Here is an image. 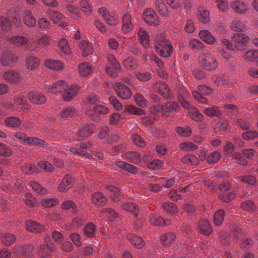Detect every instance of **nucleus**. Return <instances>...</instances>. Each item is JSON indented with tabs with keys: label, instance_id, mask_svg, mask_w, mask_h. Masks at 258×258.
Wrapping results in <instances>:
<instances>
[{
	"label": "nucleus",
	"instance_id": "nucleus-1",
	"mask_svg": "<svg viewBox=\"0 0 258 258\" xmlns=\"http://www.w3.org/2000/svg\"><path fill=\"white\" fill-rule=\"evenodd\" d=\"M44 90L50 93L57 94L65 90L63 95V99L66 101H69L75 96L79 90L77 85H71L68 87V84L63 80H59L52 85L45 84Z\"/></svg>",
	"mask_w": 258,
	"mask_h": 258
},
{
	"label": "nucleus",
	"instance_id": "nucleus-2",
	"mask_svg": "<svg viewBox=\"0 0 258 258\" xmlns=\"http://www.w3.org/2000/svg\"><path fill=\"white\" fill-rule=\"evenodd\" d=\"M248 37L244 34H237L234 35L232 42L226 38H222L221 42L226 50L237 49L239 51L246 50L248 47Z\"/></svg>",
	"mask_w": 258,
	"mask_h": 258
},
{
	"label": "nucleus",
	"instance_id": "nucleus-3",
	"mask_svg": "<svg viewBox=\"0 0 258 258\" xmlns=\"http://www.w3.org/2000/svg\"><path fill=\"white\" fill-rule=\"evenodd\" d=\"M154 45L156 52L162 57L167 58L173 52L171 43L161 34L156 36Z\"/></svg>",
	"mask_w": 258,
	"mask_h": 258
},
{
	"label": "nucleus",
	"instance_id": "nucleus-4",
	"mask_svg": "<svg viewBox=\"0 0 258 258\" xmlns=\"http://www.w3.org/2000/svg\"><path fill=\"white\" fill-rule=\"evenodd\" d=\"M199 62L203 69L209 71L216 70L219 65L216 58L209 53L200 55L199 57Z\"/></svg>",
	"mask_w": 258,
	"mask_h": 258
},
{
	"label": "nucleus",
	"instance_id": "nucleus-5",
	"mask_svg": "<svg viewBox=\"0 0 258 258\" xmlns=\"http://www.w3.org/2000/svg\"><path fill=\"white\" fill-rule=\"evenodd\" d=\"M109 111V109L104 105H96L92 110L86 111V115L93 121L99 122L102 119L100 115L106 114Z\"/></svg>",
	"mask_w": 258,
	"mask_h": 258
},
{
	"label": "nucleus",
	"instance_id": "nucleus-6",
	"mask_svg": "<svg viewBox=\"0 0 258 258\" xmlns=\"http://www.w3.org/2000/svg\"><path fill=\"white\" fill-rule=\"evenodd\" d=\"M34 246L31 244L24 246H17L14 249L13 253L18 257L22 256L25 258H34Z\"/></svg>",
	"mask_w": 258,
	"mask_h": 258
},
{
	"label": "nucleus",
	"instance_id": "nucleus-7",
	"mask_svg": "<svg viewBox=\"0 0 258 258\" xmlns=\"http://www.w3.org/2000/svg\"><path fill=\"white\" fill-rule=\"evenodd\" d=\"M153 88L156 92L159 93L166 99L171 100L173 98L172 92L165 83L157 81L153 84Z\"/></svg>",
	"mask_w": 258,
	"mask_h": 258
},
{
	"label": "nucleus",
	"instance_id": "nucleus-8",
	"mask_svg": "<svg viewBox=\"0 0 258 258\" xmlns=\"http://www.w3.org/2000/svg\"><path fill=\"white\" fill-rule=\"evenodd\" d=\"M18 57L17 55L9 50H5L3 52L1 61L3 66L13 67L17 62Z\"/></svg>",
	"mask_w": 258,
	"mask_h": 258
},
{
	"label": "nucleus",
	"instance_id": "nucleus-9",
	"mask_svg": "<svg viewBox=\"0 0 258 258\" xmlns=\"http://www.w3.org/2000/svg\"><path fill=\"white\" fill-rule=\"evenodd\" d=\"M179 105L177 102L171 101L161 105V112L163 115L168 117L173 115L178 111Z\"/></svg>",
	"mask_w": 258,
	"mask_h": 258
},
{
	"label": "nucleus",
	"instance_id": "nucleus-10",
	"mask_svg": "<svg viewBox=\"0 0 258 258\" xmlns=\"http://www.w3.org/2000/svg\"><path fill=\"white\" fill-rule=\"evenodd\" d=\"M143 18L145 21L150 25L157 26L159 24L156 13L151 9H147L144 11Z\"/></svg>",
	"mask_w": 258,
	"mask_h": 258
},
{
	"label": "nucleus",
	"instance_id": "nucleus-11",
	"mask_svg": "<svg viewBox=\"0 0 258 258\" xmlns=\"http://www.w3.org/2000/svg\"><path fill=\"white\" fill-rule=\"evenodd\" d=\"M122 31L124 33H128L132 31L135 26V22L132 18L129 12H126L122 17Z\"/></svg>",
	"mask_w": 258,
	"mask_h": 258
},
{
	"label": "nucleus",
	"instance_id": "nucleus-12",
	"mask_svg": "<svg viewBox=\"0 0 258 258\" xmlns=\"http://www.w3.org/2000/svg\"><path fill=\"white\" fill-rule=\"evenodd\" d=\"M114 89L118 96L123 99H128L132 96L131 89L126 86L120 83H117L114 86Z\"/></svg>",
	"mask_w": 258,
	"mask_h": 258
},
{
	"label": "nucleus",
	"instance_id": "nucleus-13",
	"mask_svg": "<svg viewBox=\"0 0 258 258\" xmlns=\"http://www.w3.org/2000/svg\"><path fill=\"white\" fill-rule=\"evenodd\" d=\"M45 244H41L38 249V253L42 257H47L50 255L51 252L54 251L55 247L52 243H49V238L45 237L44 239Z\"/></svg>",
	"mask_w": 258,
	"mask_h": 258
},
{
	"label": "nucleus",
	"instance_id": "nucleus-14",
	"mask_svg": "<svg viewBox=\"0 0 258 258\" xmlns=\"http://www.w3.org/2000/svg\"><path fill=\"white\" fill-rule=\"evenodd\" d=\"M231 7L233 11L238 14H244L247 11V5L240 0H234L231 3Z\"/></svg>",
	"mask_w": 258,
	"mask_h": 258
},
{
	"label": "nucleus",
	"instance_id": "nucleus-15",
	"mask_svg": "<svg viewBox=\"0 0 258 258\" xmlns=\"http://www.w3.org/2000/svg\"><path fill=\"white\" fill-rule=\"evenodd\" d=\"M26 229L31 232L39 233L42 232L44 228L39 223L32 220L27 221L25 223Z\"/></svg>",
	"mask_w": 258,
	"mask_h": 258
},
{
	"label": "nucleus",
	"instance_id": "nucleus-16",
	"mask_svg": "<svg viewBox=\"0 0 258 258\" xmlns=\"http://www.w3.org/2000/svg\"><path fill=\"white\" fill-rule=\"evenodd\" d=\"M22 75L16 71H12L6 72L4 74V78L7 81L13 83H17L22 80Z\"/></svg>",
	"mask_w": 258,
	"mask_h": 258
},
{
	"label": "nucleus",
	"instance_id": "nucleus-17",
	"mask_svg": "<svg viewBox=\"0 0 258 258\" xmlns=\"http://www.w3.org/2000/svg\"><path fill=\"white\" fill-rule=\"evenodd\" d=\"M30 147L32 146H40L43 148H47L49 146V144L46 142L39 138L28 137L26 145Z\"/></svg>",
	"mask_w": 258,
	"mask_h": 258
},
{
	"label": "nucleus",
	"instance_id": "nucleus-18",
	"mask_svg": "<svg viewBox=\"0 0 258 258\" xmlns=\"http://www.w3.org/2000/svg\"><path fill=\"white\" fill-rule=\"evenodd\" d=\"M73 182V180L70 175H65L58 186V190L60 192L66 191L72 186Z\"/></svg>",
	"mask_w": 258,
	"mask_h": 258
},
{
	"label": "nucleus",
	"instance_id": "nucleus-19",
	"mask_svg": "<svg viewBox=\"0 0 258 258\" xmlns=\"http://www.w3.org/2000/svg\"><path fill=\"white\" fill-rule=\"evenodd\" d=\"M150 222L152 225L157 226L169 225L171 223L169 220H164L162 217L157 216L154 213L151 214Z\"/></svg>",
	"mask_w": 258,
	"mask_h": 258
},
{
	"label": "nucleus",
	"instance_id": "nucleus-20",
	"mask_svg": "<svg viewBox=\"0 0 258 258\" xmlns=\"http://www.w3.org/2000/svg\"><path fill=\"white\" fill-rule=\"evenodd\" d=\"M140 42L145 48L149 45V35L147 31L143 28H140L138 32Z\"/></svg>",
	"mask_w": 258,
	"mask_h": 258
},
{
	"label": "nucleus",
	"instance_id": "nucleus-21",
	"mask_svg": "<svg viewBox=\"0 0 258 258\" xmlns=\"http://www.w3.org/2000/svg\"><path fill=\"white\" fill-rule=\"evenodd\" d=\"M79 47L82 50V54L83 56H87L93 53L92 44L87 40L82 41L79 44Z\"/></svg>",
	"mask_w": 258,
	"mask_h": 258
},
{
	"label": "nucleus",
	"instance_id": "nucleus-22",
	"mask_svg": "<svg viewBox=\"0 0 258 258\" xmlns=\"http://www.w3.org/2000/svg\"><path fill=\"white\" fill-rule=\"evenodd\" d=\"M92 200L97 206H103L107 202L106 197L101 192H95L92 194Z\"/></svg>",
	"mask_w": 258,
	"mask_h": 258
},
{
	"label": "nucleus",
	"instance_id": "nucleus-23",
	"mask_svg": "<svg viewBox=\"0 0 258 258\" xmlns=\"http://www.w3.org/2000/svg\"><path fill=\"white\" fill-rule=\"evenodd\" d=\"M44 66L47 68L55 71L61 70L63 68V65L60 61L51 59L46 60Z\"/></svg>",
	"mask_w": 258,
	"mask_h": 258
},
{
	"label": "nucleus",
	"instance_id": "nucleus-24",
	"mask_svg": "<svg viewBox=\"0 0 258 258\" xmlns=\"http://www.w3.org/2000/svg\"><path fill=\"white\" fill-rule=\"evenodd\" d=\"M200 231L205 235H209L212 232V228L208 221L201 219L198 225Z\"/></svg>",
	"mask_w": 258,
	"mask_h": 258
},
{
	"label": "nucleus",
	"instance_id": "nucleus-25",
	"mask_svg": "<svg viewBox=\"0 0 258 258\" xmlns=\"http://www.w3.org/2000/svg\"><path fill=\"white\" fill-rule=\"evenodd\" d=\"M199 35L201 39L208 44L212 45L215 42V38L208 30H202Z\"/></svg>",
	"mask_w": 258,
	"mask_h": 258
},
{
	"label": "nucleus",
	"instance_id": "nucleus-26",
	"mask_svg": "<svg viewBox=\"0 0 258 258\" xmlns=\"http://www.w3.org/2000/svg\"><path fill=\"white\" fill-rule=\"evenodd\" d=\"M121 209L132 213L136 217L138 216L139 208L135 203L132 202L125 203L121 205Z\"/></svg>",
	"mask_w": 258,
	"mask_h": 258
},
{
	"label": "nucleus",
	"instance_id": "nucleus-27",
	"mask_svg": "<svg viewBox=\"0 0 258 258\" xmlns=\"http://www.w3.org/2000/svg\"><path fill=\"white\" fill-rule=\"evenodd\" d=\"M76 112V109L75 108L69 106L62 109L59 112V115L61 118L67 119L75 116Z\"/></svg>",
	"mask_w": 258,
	"mask_h": 258
},
{
	"label": "nucleus",
	"instance_id": "nucleus-28",
	"mask_svg": "<svg viewBox=\"0 0 258 258\" xmlns=\"http://www.w3.org/2000/svg\"><path fill=\"white\" fill-rule=\"evenodd\" d=\"M29 98L32 103L37 104H42L46 100L45 97L44 95L37 92L30 93Z\"/></svg>",
	"mask_w": 258,
	"mask_h": 258
},
{
	"label": "nucleus",
	"instance_id": "nucleus-29",
	"mask_svg": "<svg viewBox=\"0 0 258 258\" xmlns=\"http://www.w3.org/2000/svg\"><path fill=\"white\" fill-rule=\"evenodd\" d=\"M124 157L134 164H138L141 161V156L136 152H127L124 154Z\"/></svg>",
	"mask_w": 258,
	"mask_h": 258
},
{
	"label": "nucleus",
	"instance_id": "nucleus-30",
	"mask_svg": "<svg viewBox=\"0 0 258 258\" xmlns=\"http://www.w3.org/2000/svg\"><path fill=\"white\" fill-rule=\"evenodd\" d=\"M127 239L131 243L137 248H141L144 245L143 239L135 235L131 234L128 235Z\"/></svg>",
	"mask_w": 258,
	"mask_h": 258
},
{
	"label": "nucleus",
	"instance_id": "nucleus-31",
	"mask_svg": "<svg viewBox=\"0 0 258 258\" xmlns=\"http://www.w3.org/2000/svg\"><path fill=\"white\" fill-rule=\"evenodd\" d=\"M23 21L24 23L29 27H33L35 25L36 21L29 10H26L23 14Z\"/></svg>",
	"mask_w": 258,
	"mask_h": 258
},
{
	"label": "nucleus",
	"instance_id": "nucleus-32",
	"mask_svg": "<svg viewBox=\"0 0 258 258\" xmlns=\"http://www.w3.org/2000/svg\"><path fill=\"white\" fill-rule=\"evenodd\" d=\"M176 235L173 232H168L162 235L161 237V241L163 245L168 246L175 239Z\"/></svg>",
	"mask_w": 258,
	"mask_h": 258
},
{
	"label": "nucleus",
	"instance_id": "nucleus-33",
	"mask_svg": "<svg viewBox=\"0 0 258 258\" xmlns=\"http://www.w3.org/2000/svg\"><path fill=\"white\" fill-rule=\"evenodd\" d=\"M123 65L128 70H135L138 67L137 60L132 57H128L123 61Z\"/></svg>",
	"mask_w": 258,
	"mask_h": 258
},
{
	"label": "nucleus",
	"instance_id": "nucleus-34",
	"mask_svg": "<svg viewBox=\"0 0 258 258\" xmlns=\"http://www.w3.org/2000/svg\"><path fill=\"white\" fill-rule=\"evenodd\" d=\"M7 40L12 44L15 45H24L27 43V39L22 36H16L8 37Z\"/></svg>",
	"mask_w": 258,
	"mask_h": 258
},
{
	"label": "nucleus",
	"instance_id": "nucleus-35",
	"mask_svg": "<svg viewBox=\"0 0 258 258\" xmlns=\"http://www.w3.org/2000/svg\"><path fill=\"white\" fill-rule=\"evenodd\" d=\"M96 230V226L92 223H89L84 227L83 234L88 237H93L95 236Z\"/></svg>",
	"mask_w": 258,
	"mask_h": 258
},
{
	"label": "nucleus",
	"instance_id": "nucleus-36",
	"mask_svg": "<svg viewBox=\"0 0 258 258\" xmlns=\"http://www.w3.org/2000/svg\"><path fill=\"white\" fill-rule=\"evenodd\" d=\"M39 64V59L35 57L30 56L26 59V67L29 70H34Z\"/></svg>",
	"mask_w": 258,
	"mask_h": 258
},
{
	"label": "nucleus",
	"instance_id": "nucleus-37",
	"mask_svg": "<svg viewBox=\"0 0 258 258\" xmlns=\"http://www.w3.org/2000/svg\"><path fill=\"white\" fill-rule=\"evenodd\" d=\"M78 70L80 75L86 77L91 74L92 67L86 62H82L79 66Z\"/></svg>",
	"mask_w": 258,
	"mask_h": 258
},
{
	"label": "nucleus",
	"instance_id": "nucleus-38",
	"mask_svg": "<svg viewBox=\"0 0 258 258\" xmlns=\"http://www.w3.org/2000/svg\"><path fill=\"white\" fill-rule=\"evenodd\" d=\"M125 111L138 115H144L146 114L144 110L138 108L133 105H126L125 107Z\"/></svg>",
	"mask_w": 258,
	"mask_h": 258
},
{
	"label": "nucleus",
	"instance_id": "nucleus-39",
	"mask_svg": "<svg viewBox=\"0 0 258 258\" xmlns=\"http://www.w3.org/2000/svg\"><path fill=\"white\" fill-rule=\"evenodd\" d=\"M212 80L217 86L227 85L229 83L228 77L225 75L214 76Z\"/></svg>",
	"mask_w": 258,
	"mask_h": 258
},
{
	"label": "nucleus",
	"instance_id": "nucleus-40",
	"mask_svg": "<svg viewBox=\"0 0 258 258\" xmlns=\"http://www.w3.org/2000/svg\"><path fill=\"white\" fill-rule=\"evenodd\" d=\"M5 122L8 126L11 127H18L21 124V121L18 118L13 116L7 117Z\"/></svg>",
	"mask_w": 258,
	"mask_h": 258
},
{
	"label": "nucleus",
	"instance_id": "nucleus-41",
	"mask_svg": "<svg viewBox=\"0 0 258 258\" xmlns=\"http://www.w3.org/2000/svg\"><path fill=\"white\" fill-rule=\"evenodd\" d=\"M94 128V126L93 124H88L80 130L78 135L81 137H87L92 134Z\"/></svg>",
	"mask_w": 258,
	"mask_h": 258
},
{
	"label": "nucleus",
	"instance_id": "nucleus-42",
	"mask_svg": "<svg viewBox=\"0 0 258 258\" xmlns=\"http://www.w3.org/2000/svg\"><path fill=\"white\" fill-rule=\"evenodd\" d=\"M2 241L6 245H10L16 240L15 235L11 233H4L0 235Z\"/></svg>",
	"mask_w": 258,
	"mask_h": 258
},
{
	"label": "nucleus",
	"instance_id": "nucleus-43",
	"mask_svg": "<svg viewBox=\"0 0 258 258\" xmlns=\"http://www.w3.org/2000/svg\"><path fill=\"white\" fill-rule=\"evenodd\" d=\"M155 5L160 14L163 16H167L168 14V9L163 0H156Z\"/></svg>",
	"mask_w": 258,
	"mask_h": 258
},
{
	"label": "nucleus",
	"instance_id": "nucleus-44",
	"mask_svg": "<svg viewBox=\"0 0 258 258\" xmlns=\"http://www.w3.org/2000/svg\"><path fill=\"white\" fill-rule=\"evenodd\" d=\"M246 60L251 61H258V50L251 49L247 51L244 54Z\"/></svg>",
	"mask_w": 258,
	"mask_h": 258
},
{
	"label": "nucleus",
	"instance_id": "nucleus-45",
	"mask_svg": "<svg viewBox=\"0 0 258 258\" xmlns=\"http://www.w3.org/2000/svg\"><path fill=\"white\" fill-rule=\"evenodd\" d=\"M181 161L185 164L192 165H197L199 162L198 158L194 155L189 154L181 158Z\"/></svg>",
	"mask_w": 258,
	"mask_h": 258
},
{
	"label": "nucleus",
	"instance_id": "nucleus-46",
	"mask_svg": "<svg viewBox=\"0 0 258 258\" xmlns=\"http://www.w3.org/2000/svg\"><path fill=\"white\" fill-rule=\"evenodd\" d=\"M239 180L242 181L244 183H247L250 185H256L257 181L256 178L252 175H246L240 176L238 177Z\"/></svg>",
	"mask_w": 258,
	"mask_h": 258
},
{
	"label": "nucleus",
	"instance_id": "nucleus-47",
	"mask_svg": "<svg viewBox=\"0 0 258 258\" xmlns=\"http://www.w3.org/2000/svg\"><path fill=\"white\" fill-rule=\"evenodd\" d=\"M198 17L199 20L203 23L206 24L209 22V13L206 9H202L198 11Z\"/></svg>",
	"mask_w": 258,
	"mask_h": 258
},
{
	"label": "nucleus",
	"instance_id": "nucleus-48",
	"mask_svg": "<svg viewBox=\"0 0 258 258\" xmlns=\"http://www.w3.org/2000/svg\"><path fill=\"white\" fill-rule=\"evenodd\" d=\"M58 46L60 50L67 55H69L71 53V49L69 46L67 40L64 39H61L58 42Z\"/></svg>",
	"mask_w": 258,
	"mask_h": 258
},
{
	"label": "nucleus",
	"instance_id": "nucleus-49",
	"mask_svg": "<svg viewBox=\"0 0 258 258\" xmlns=\"http://www.w3.org/2000/svg\"><path fill=\"white\" fill-rule=\"evenodd\" d=\"M225 212L222 210L217 211L214 215V223L217 226L220 225L224 219Z\"/></svg>",
	"mask_w": 258,
	"mask_h": 258
},
{
	"label": "nucleus",
	"instance_id": "nucleus-50",
	"mask_svg": "<svg viewBox=\"0 0 258 258\" xmlns=\"http://www.w3.org/2000/svg\"><path fill=\"white\" fill-rule=\"evenodd\" d=\"M190 117L197 121H201L203 120L204 115L196 108H191L188 112Z\"/></svg>",
	"mask_w": 258,
	"mask_h": 258
},
{
	"label": "nucleus",
	"instance_id": "nucleus-51",
	"mask_svg": "<svg viewBox=\"0 0 258 258\" xmlns=\"http://www.w3.org/2000/svg\"><path fill=\"white\" fill-rule=\"evenodd\" d=\"M163 208L167 213L172 215L177 212V207L173 203H165L163 204Z\"/></svg>",
	"mask_w": 258,
	"mask_h": 258
},
{
	"label": "nucleus",
	"instance_id": "nucleus-52",
	"mask_svg": "<svg viewBox=\"0 0 258 258\" xmlns=\"http://www.w3.org/2000/svg\"><path fill=\"white\" fill-rule=\"evenodd\" d=\"M241 208L248 212H253L256 210V207L254 203L250 200H246L241 203Z\"/></svg>",
	"mask_w": 258,
	"mask_h": 258
},
{
	"label": "nucleus",
	"instance_id": "nucleus-53",
	"mask_svg": "<svg viewBox=\"0 0 258 258\" xmlns=\"http://www.w3.org/2000/svg\"><path fill=\"white\" fill-rule=\"evenodd\" d=\"M204 113L209 117H220L222 115L221 112L215 107L206 108L204 109Z\"/></svg>",
	"mask_w": 258,
	"mask_h": 258
},
{
	"label": "nucleus",
	"instance_id": "nucleus-54",
	"mask_svg": "<svg viewBox=\"0 0 258 258\" xmlns=\"http://www.w3.org/2000/svg\"><path fill=\"white\" fill-rule=\"evenodd\" d=\"M62 208L64 210H69L72 213L77 211V206L76 204L72 201L68 200L64 201L62 204Z\"/></svg>",
	"mask_w": 258,
	"mask_h": 258
},
{
	"label": "nucleus",
	"instance_id": "nucleus-55",
	"mask_svg": "<svg viewBox=\"0 0 258 258\" xmlns=\"http://www.w3.org/2000/svg\"><path fill=\"white\" fill-rule=\"evenodd\" d=\"M236 196L235 192L232 191H224L219 195V198L224 202L228 203Z\"/></svg>",
	"mask_w": 258,
	"mask_h": 258
},
{
	"label": "nucleus",
	"instance_id": "nucleus-56",
	"mask_svg": "<svg viewBox=\"0 0 258 258\" xmlns=\"http://www.w3.org/2000/svg\"><path fill=\"white\" fill-rule=\"evenodd\" d=\"M29 184L32 189L38 194L44 195L47 192V190L46 188L35 181H31Z\"/></svg>",
	"mask_w": 258,
	"mask_h": 258
},
{
	"label": "nucleus",
	"instance_id": "nucleus-57",
	"mask_svg": "<svg viewBox=\"0 0 258 258\" xmlns=\"http://www.w3.org/2000/svg\"><path fill=\"white\" fill-rule=\"evenodd\" d=\"M177 134L183 137H188L191 135V130L189 127H177L176 128Z\"/></svg>",
	"mask_w": 258,
	"mask_h": 258
},
{
	"label": "nucleus",
	"instance_id": "nucleus-58",
	"mask_svg": "<svg viewBox=\"0 0 258 258\" xmlns=\"http://www.w3.org/2000/svg\"><path fill=\"white\" fill-rule=\"evenodd\" d=\"M70 151L72 154L78 157L90 158L91 156L86 151L81 149L72 147L70 149Z\"/></svg>",
	"mask_w": 258,
	"mask_h": 258
},
{
	"label": "nucleus",
	"instance_id": "nucleus-59",
	"mask_svg": "<svg viewBox=\"0 0 258 258\" xmlns=\"http://www.w3.org/2000/svg\"><path fill=\"white\" fill-rule=\"evenodd\" d=\"M190 48L194 50H203L204 47V44L200 40L193 39L189 43Z\"/></svg>",
	"mask_w": 258,
	"mask_h": 258
},
{
	"label": "nucleus",
	"instance_id": "nucleus-60",
	"mask_svg": "<svg viewBox=\"0 0 258 258\" xmlns=\"http://www.w3.org/2000/svg\"><path fill=\"white\" fill-rule=\"evenodd\" d=\"M134 98L136 104L141 107H145L147 106L148 102L144 97L139 93H137L134 96Z\"/></svg>",
	"mask_w": 258,
	"mask_h": 258
},
{
	"label": "nucleus",
	"instance_id": "nucleus-61",
	"mask_svg": "<svg viewBox=\"0 0 258 258\" xmlns=\"http://www.w3.org/2000/svg\"><path fill=\"white\" fill-rule=\"evenodd\" d=\"M231 237L236 240H242L245 236L243 232L238 227H234L231 230Z\"/></svg>",
	"mask_w": 258,
	"mask_h": 258
},
{
	"label": "nucleus",
	"instance_id": "nucleus-62",
	"mask_svg": "<svg viewBox=\"0 0 258 258\" xmlns=\"http://www.w3.org/2000/svg\"><path fill=\"white\" fill-rule=\"evenodd\" d=\"M231 27L237 32H245L246 27L243 24L236 20H232L230 24Z\"/></svg>",
	"mask_w": 258,
	"mask_h": 258
},
{
	"label": "nucleus",
	"instance_id": "nucleus-63",
	"mask_svg": "<svg viewBox=\"0 0 258 258\" xmlns=\"http://www.w3.org/2000/svg\"><path fill=\"white\" fill-rule=\"evenodd\" d=\"M104 19L107 24L111 26L117 25L119 22L117 16L111 15L110 14L107 16H106Z\"/></svg>",
	"mask_w": 258,
	"mask_h": 258
},
{
	"label": "nucleus",
	"instance_id": "nucleus-64",
	"mask_svg": "<svg viewBox=\"0 0 258 258\" xmlns=\"http://www.w3.org/2000/svg\"><path fill=\"white\" fill-rule=\"evenodd\" d=\"M136 77L141 82H147L152 78V74L148 72H137Z\"/></svg>",
	"mask_w": 258,
	"mask_h": 258
}]
</instances>
